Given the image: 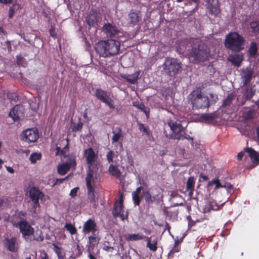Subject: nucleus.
Returning <instances> with one entry per match:
<instances>
[{
  "mask_svg": "<svg viewBox=\"0 0 259 259\" xmlns=\"http://www.w3.org/2000/svg\"><path fill=\"white\" fill-rule=\"evenodd\" d=\"M192 48L189 53V58L194 64L206 61L209 56V52L204 44L198 39L192 38L190 40Z\"/></svg>",
  "mask_w": 259,
  "mask_h": 259,
  "instance_id": "obj_1",
  "label": "nucleus"
},
{
  "mask_svg": "<svg viewBox=\"0 0 259 259\" xmlns=\"http://www.w3.org/2000/svg\"><path fill=\"white\" fill-rule=\"evenodd\" d=\"M120 43L119 41L109 39L101 40L96 44L95 49L100 57L106 58L117 54L120 51Z\"/></svg>",
  "mask_w": 259,
  "mask_h": 259,
  "instance_id": "obj_2",
  "label": "nucleus"
},
{
  "mask_svg": "<svg viewBox=\"0 0 259 259\" xmlns=\"http://www.w3.org/2000/svg\"><path fill=\"white\" fill-rule=\"evenodd\" d=\"M245 39L238 32H230L225 37V47L233 52L238 53L244 48Z\"/></svg>",
  "mask_w": 259,
  "mask_h": 259,
  "instance_id": "obj_3",
  "label": "nucleus"
},
{
  "mask_svg": "<svg viewBox=\"0 0 259 259\" xmlns=\"http://www.w3.org/2000/svg\"><path fill=\"white\" fill-rule=\"evenodd\" d=\"M189 103L192 105L193 109L208 108L210 106V101L208 97L202 94L200 89L193 90L188 97Z\"/></svg>",
  "mask_w": 259,
  "mask_h": 259,
  "instance_id": "obj_4",
  "label": "nucleus"
},
{
  "mask_svg": "<svg viewBox=\"0 0 259 259\" xmlns=\"http://www.w3.org/2000/svg\"><path fill=\"white\" fill-rule=\"evenodd\" d=\"M132 199L135 205H140L142 197L145 198L146 203L152 204L156 200V197L151 195L150 191L143 189L142 186L137 188L132 193Z\"/></svg>",
  "mask_w": 259,
  "mask_h": 259,
  "instance_id": "obj_5",
  "label": "nucleus"
},
{
  "mask_svg": "<svg viewBox=\"0 0 259 259\" xmlns=\"http://www.w3.org/2000/svg\"><path fill=\"white\" fill-rule=\"evenodd\" d=\"M83 155L88 166L87 176L90 174L94 177L95 172L98 169L97 164H95L98 158V155L92 148L90 147L84 150Z\"/></svg>",
  "mask_w": 259,
  "mask_h": 259,
  "instance_id": "obj_6",
  "label": "nucleus"
},
{
  "mask_svg": "<svg viewBox=\"0 0 259 259\" xmlns=\"http://www.w3.org/2000/svg\"><path fill=\"white\" fill-rule=\"evenodd\" d=\"M163 71L168 76H175L181 68V64L176 59L166 58L162 65Z\"/></svg>",
  "mask_w": 259,
  "mask_h": 259,
  "instance_id": "obj_7",
  "label": "nucleus"
},
{
  "mask_svg": "<svg viewBox=\"0 0 259 259\" xmlns=\"http://www.w3.org/2000/svg\"><path fill=\"white\" fill-rule=\"evenodd\" d=\"M86 185L87 188L88 201L90 205L94 208H96L98 206V198L96 197L95 195V188L92 186V182L94 181V177L92 174H89L88 176L85 177Z\"/></svg>",
  "mask_w": 259,
  "mask_h": 259,
  "instance_id": "obj_8",
  "label": "nucleus"
},
{
  "mask_svg": "<svg viewBox=\"0 0 259 259\" xmlns=\"http://www.w3.org/2000/svg\"><path fill=\"white\" fill-rule=\"evenodd\" d=\"M123 194H120L119 201H116L114 204L112 210V214L115 217H119L121 220L124 221L128 218L127 211L123 210Z\"/></svg>",
  "mask_w": 259,
  "mask_h": 259,
  "instance_id": "obj_9",
  "label": "nucleus"
},
{
  "mask_svg": "<svg viewBox=\"0 0 259 259\" xmlns=\"http://www.w3.org/2000/svg\"><path fill=\"white\" fill-rule=\"evenodd\" d=\"M29 195L32 202L31 211L36 212V208L40 206L39 199L44 197V194L38 188L33 187L29 189Z\"/></svg>",
  "mask_w": 259,
  "mask_h": 259,
  "instance_id": "obj_10",
  "label": "nucleus"
},
{
  "mask_svg": "<svg viewBox=\"0 0 259 259\" xmlns=\"http://www.w3.org/2000/svg\"><path fill=\"white\" fill-rule=\"evenodd\" d=\"M16 227L19 229L20 232L22 235L23 238L26 239L27 237L33 235L34 232V228L29 224L26 220H23L18 222L15 225Z\"/></svg>",
  "mask_w": 259,
  "mask_h": 259,
  "instance_id": "obj_11",
  "label": "nucleus"
},
{
  "mask_svg": "<svg viewBox=\"0 0 259 259\" xmlns=\"http://www.w3.org/2000/svg\"><path fill=\"white\" fill-rule=\"evenodd\" d=\"M95 96L100 101L106 104L110 109H114L113 100L109 97L108 93L101 89H97Z\"/></svg>",
  "mask_w": 259,
  "mask_h": 259,
  "instance_id": "obj_12",
  "label": "nucleus"
},
{
  "mask_svg": "<svg viewBox=\"0 0 259 259\" xmlns=\"http://www.w3.org/2000/svg\"><path fill=\"white\" fill-rule=\"evenodd\" d=\"M102 31L107 37H115L120 32L119 29L116 25L109 22L104 23Z\"/></svg>",
  "mask_w": 259,
  "mask_h": 259,
  "instance_id": "obj_13",
  "label": "nucleus"
},
{
  "mask_svg": "<svg viewBox=\"0 0 259 259\" xmlns=\"http://www.w3.org/2000/svg\"><path fill=\"white\" fill-rule=\"evenodd\" d=\"M98 231V227L95 220L89 219L85 221L82 226V232L84 234H89L92 233V235H95Z\"/></svg>",
  "mask_w": 259,
  "mask_h": 259,
  "instance_id": "obj_14",
  "label": "nucleus"
},
{
  "mask_svg": "<svg viewBox=\"0 0 259 259\" xmlns=\"http://www.w3.org/2000/svg\"><path fill=\"white\" fill-rule=\"evenodd\" d=\"M24 110L22 105H16L11 110L9 115L14 121H18L24 117Z\"/></svg>",
  "mask_w": 259,
  "mask_h": 259,
  "instance_id": "obj_15",
  "label": "nucleus"
},
{
  "mask_svg": "<svg viewBox=\"0 0 259 259\" xmlns=\"http://www.w3.org/2000/svg\"><path fill=\"white\" fill-rule=\"evenodd\" d=\"M99 15V12L97 10L92 9L85 18L87 23L90 26H95L98 22Z\"/></svg>",
  "mask_w": 259,
  "mask_h": 259,
  "instance_id": "obj_16",
  "label": "nucleus"
},
{
  "mask_svg": "<svg viewBox=\"0 0 259 259\" xmlns=\"http://www.w3.org/2000/svg\"><path fill=\"white\" fill-rule=\"evenodd\" d=\"M23 140L31 143L35 142L38 138V131L36 128H29L23 132Z\"/></svg>",
  "mask_w": 259,
  "mask_h": 259,
  "instance_id": "obj_17",
  "label": "nucleus"
},
{
  "mask_svg": "<svg viewBox=\"0 0 259 259\" xmlns=\"http://www.w3.org/2000/svg\"><path fill=\"white\" fill-rule=\"evenodd\" d=\"M17 241V238L15 237L11 238H6L4 241V244L8 250L16 252L18 251L19 248Z\"/></svg>",
  "mask_w": 259,
  "mask_h": 259,
  "instance_id": "obj_18",
  "label": "nucleus"
},
{
  "mask_svg": "<svg viewBox=\"0 0 259 259\" xmlns=\"http://www.w3.org/2000/svg\"><path fill=\"white\" fill-rule=\"evenodd\" d=\"M207 8L210 13L215 16L220 13L221 10L218 0H207Z\"/></svg>",
  "mask_w": 259,
  "mask_h": 259,
  "instance_id": "obj_19",
  "label": "nucleus"
},
{
  "mask_svg": "<svg viewBox=\"0 0 259 259\" xmlns=\"http://www.w3.org/2000/svg\"><path fill=\"white\" fill-rule=\"evenodd\" d=\"M139 12L132 10L128 13L127 20L130 26H134L137 25L140 20Z\"/></svg>",
  "mask_w": 259,
  "mask_h": 259,
  "instance_id": "obj_20",
  "label": "nucleus"
},
{
  "mask_svg": "<svg viewBox=\"0 0 259 259\" xmlns=\"http://www.w3.org/2000/svg\"><path fill=\"white\" fill-rule=\"evenodd\" d=\"M245 150L248 153L252 162L255 165L259 164V153L251 148H246Z\"/></svg>",
  "mask_w": 259,
  "mask_h": 259,
  "instance_id": "obj_21",
  "label": "nucleus"
},
{
  "mask_svg": "<svg viewBox=\"0 0 259 259\" xmlns=\"http://www.w3.org/2000/svg\"><path fill=\"white\" fill-rule=\"evenodd\" d=\"M168 124L170 127V129L175 134L174 136L177 134L179 135L183 130V127L182 126V125L180 123H177V122L170 120L168 122Z\"/></svg>",
  "mask_w": 259,
  "mask_h": 259,
  "instance_id": "obj_22",
  "label": "nucleus"
},
{
  "mask_svg": "<svg viewBox=\"0 0 259 259\" xmlns=\"http://www.w3.org/2000/svg\"><path fill=\"white\" fill-rule=\"evenodd\" d=\"M146 239L147 241L146 246L150 250L152 251H156L157 249V238L155 237L153 239H152V237H146Z\"/></svg>",
  "mask_w": 259,
  "mask_h": 259,
  "instance_id": "obj_23",
  "label": "nucleus"
},
{
  "mask_svg": "<svg viewBox=\"0 0 259 259\" xmlns=\"http://www.w3.org/2000/svg\"><path fill=\"white\" fill-rule=\"evenodd\" d=\"M253 72V70L251 69L247 70L243 72L242 82L243 87L247 85L250 83L252 78Z\"/></svg>",
  "mask_w": 259,
  "mask_h": 259,
  "instance_id": "obj_24",
  "label": "nucleus"
},
{
  "mask_svg": "<svg viewBox=\"0 0 259 259\" xmlns=\"http://www.w3.org/2000/svg\"><path fill=\"white\" fill-rule=\"evenodd\" d=\"M140 73V70H138L132 74L124 75L122 76V78L131 84H135L138 80Z\"/></svg>",
  "mask_w": 259,
  "mask_h": 259,
  "instance_id": "obj_25",
  "label": "nucleus"
},
{
  "mask_svg": "<svg viewBox=\"0 0 259 259\" xmlns=\"http://www.w3.org/2000/svg\"><path fill=\"white\" fill-rule=\"evenodd\" d=\"M108 172L111 176L117 179L119 178L121 175V172L117 166L112 164L109 167Z\"/></svg>",
  "mask_w": 259,
  "mask_h": 259,
  "instance_id": "obj_26",
  "label": "nucleus"
},
{
  "mask_svg": "<svg viewBox=\"0 0 259 259\" xmlns=\"http://www.w3.org/2000/svg\"><path fill=\"white\" fill-rule=\"evenodd\" d=\"M83 125V123L81 121V118L79 117L77 122H71L70 126L71 131L73 133L80 132L82 130Z\"/></svg>",
  "mask_w": 259,
  "mask_h": 259,
  "instance_id": "obj_27",
  "label": "nucleus"
},
{
  "mask_svg": "<svg viewBox=\"0 0 259 259\" xmlns=\"http://www.w3.org/2000/svg\"><path fill=\"white\" fill-rule=\"evenodd\" d=\"M229 60L235 66L239 67L242 61V56L239 54L231 55L229 57Z\"/></svg>",
  "mask_w": 259,
  "mask_h": 259,
  "instance_id": "obj_28",
  "label": "nucleus"
},
{
  "mask_svg": "<svg viewBox=\"0 0 259 259\" xmlns=\"http://www.w3.org/2000/svg\"><path fill=\"white\" fill-rule=\"evenodd\" d=\"M113 136L112 137V143L117 142L120 138L123 137V133L121 128L120 127H116L112 131Z\"/></svg>",
  "mask_w": 259,
  "mask_h": 259,
  "instance_id": "obj_29",
  "label": "nucleus"
},
{
  "mask_svg": "<svg viewBox=\"0 0 259 259\" xmlns=\"http://www.w3.org/2000/svg\"><path fill=\"white\" fill-rule=\"evenodd\" d=\"M258 51L257 45L255 42L252 41L251 42L249 48L248 53L250 57H255Z\"/></svg>",
  "mask_w": 259,
  "mask_h": 259,
  "instance_id": "obj_30",
  "label": "nucleus"
},
{
  "mask_svg": "<svg viewBox=\"0 0 259 259\" xmlns=\"http://www.w3.org/2000/svg\"><path fill=\"white\" fill-rule=\"evenodd\" d=\"M70 169L68 164L63 163L58 166L57 171L59 174L63 176L65 175Z\"/></svg>",
  "mask_w": 259,
  "mask_h": 259,
  "instance_id": "obj_31",
  "label": "nucleus"
},
{
  "mask_svg": "<svg viewBox=\"0 0 259 259\" xmlns=\"http://www.w3.org/2000/svg\"><path fill=\"white\" fill-rule=\"evenodd\" d=\"M65 163L68 164L70 168L73 167V169H75L76 165L75 156L72 155L68 156L67 161Z\"/></svg>",
  "mask_w": 259,
  "mask_h": 259,
  "instance_id": "obj_32",
  "label": "nucleus"
},
{
  "mask_svg": "<svg viewBox=\"0 0 259 259\" xmlns=\"http://www.w3.org/2000/svg\"><path fill=\"white\" fill-rule=\"evenodd\" d=\"M175 139L177 140H188L191 142V145L193 146V138L191 137L189 134L187 133H184L183 134L181 133L179 135H176L175 136Z\"/></svg>",
  "mask_w": 259,
  "mask_h": 259,
  "instance_id": "obj_33",
  "label": "nucleus"
},
{
  "mask_svg": "<svg viewBox=\"0 0 259 259\" xmlns=\"http://www.w3.org/2000/svg\"><path fill=\"white\" fill-rule=\"evenodd\" d=\"M251 31L255 34L259 33V21H252L249 23Z\"/></svg>",
  "mask_w": 259,
  "mask_h": 259,
  "instance_id": "obj_34",
  "label": "nucleus"
},
{
  "mask_svg": "<svg viewBox=\"0 0 259 259\" xmlns=\"http://www.w3.org/2000/svg\"><path fill=\"white\" fill-rule=\"evenodd\" d=\"M216 118V115L214 113L210 114H203L201 116V118L208 122H212Z\"/></svg>",
  "mask_w": 259,
  "mask_h": 259,
  "instance_id": "obj_35",
  "label": "nucleus"
},
{
  "mask_svg": "<svg viewBox=\"0 0 259 259\" xmlns=\"http://www.w3.org/2000/svg\"><path fill=\"white\" fill-rule=\"evenodd\" d=\"M146 237L139 234H131L128 235V239L130 241H137L146 238Z\"/></svg>",
  "mask_w": 259,
  "mask_h": 259,
  "instance_id": "obj_36",
  "label": "nucleus"
},
{
  "mask_svg": "<svg viewBox=\"0 0 259 259\" xmlns=\"http://www.w3.org/2000/svg\"><path fill=\"white\" fill-rule=\"evenodd\" d=\"M205 210L207 211L210 210H217L219 209V206L215 201H210L207 205L206 206Z\"/></svg>",
  "mask_w": 259,
  "mask_h": 259,
  "instance_id": "obj_37",
  "label": "nucleus"
},
{
  "mask_svg": "<svg viewBox=\"0 0 259 259\" xmlns=\"http://www.w3.org/2000/svg\"><path fill=\"white\" fill-rule=\"evenodd\" d=\"M214 184L215 185V189H218L220 188H223V185L221 184L220 180L218 179H214L211 181H210L208 182L207 187L208 188L211 185Z\"/></svg>",
  "mask_w": 259,
  "mask_h": 259,
  "instance_id": "obj_38",
  "label": "nucleus"
},
{
  "mask_svg": "<svg viewBox=\"0 0 259 259\" xmlns=\"http://www.w3.org/2000/svg\"><path fill=\"white\" fill-rule=\"evenodd\" d=\"M195 185V179L194 177H190L187 180L186 183V190L189 191V190L194 189Z\"/></svg>",
  "mask_w": 259,
  "mask_h": 259,
  "instance_id": "obj_39",
  "label": "nucleus"
},
{
  "mask_svg": "<svg viewBox=\"0 0 259 259\" xmlns=\"http://www.w3.org/2000/svg\"><path fill=\"white\" fill-rule=\"evenodd\" d=\"M138 125L139 130L141 132L144 133L148 137L151 136V132L147 126H145L143 123L140 122L138 123Z\"/></svg>",
  "mask_w": 259,
  "mask_h": 259,
  "instance_id": "obj_40",
  "label": "nucleus"
},
{
  "mask_svg": "<svg viewBox=\"0 0 259 259\" xmlns=\"http://www.w3.org/2000/svg\"><path fill=\"white\" fill-rule=\"evenodd\" d=\"M41 158V153H32L30 156L29 159L32 163H35L37 160H40Z\"/></svg>",
  "mask_w": 259,
  "mask_h": 259,
  "instance_id": "obj_41",
  "label": "nucleus"
},
{
  "mask_svg": "<svg viewBox=\"0 0 259 259\" xmlns=\"http://www.w3.org/2000/svg\"><path fill=\"white\" fill-rule=\"evenodd\" d=\"M234 98V95L233 94H229L227 96L226 98L225 99L223 103L222 106L225 107L230 105L232 103Z\"/></svg>",
  "mask_w": 259,
  "mask_h": 259,
  "instance_id": "obj_42",
  "label": "nucleus"
},
{
  "mask_svg": "<svg viewBox=\"0 0 259 259\" xmlns=\"http://www.w3.org/2000/svg\"><path fill=\"white\" fill-rule=\"evenodd\" d=\"M65 228L71 234L74 235L77 233L76 228L71 223H66L65 225Z\"/></svg>",
  "mask_w": 259,
  "mask_h": 259,
  "instance_id": "obj_43",
  "label": "nucleus"
},
{
  "mask_svg": "<svg viewBox=\"0 0 259 259\" xmlns=\"http://www.w3.org/2000/svg\"><path fill=\"white\" fill-rule=\"evenodd\" d=\"M44 237L41 231H36L35 235H33V240L41 242L44 240Z\"/></svg>",
  "mask_w": 259,
  "mask_h": 259,
  "instance_id": "obj_44",
  "label": "nucleus"
},
{
  "mask_svg": "<svg viewBox=\"0 0 259 259\" xmlns=\"http://www.w3.org/2000/svg\"><path fill=\"white\" fill-rule=\"evenodd\" d=\"M70 177V175H68L67 176L65 177L64 178L62 179H56L54 181V183L52 185L53 187H54L56 185H60L63 183L65 181L67 180Z\"/></svg>",
  "mask_w": 259,
  "mask_h": 259,
  "instance_id": "obj_45",
  "label": "nucleus"
},
{
  "mask_svg": "<svg viewBox=\"0 0 259 259\" xmlns=\"http://www.w3.org/2000/svg\"><path fill=\"white\" fill-rule=\"evenodd\" d=\"M7 96L8 98L12 101L16 102L18 100V96L15 93L9 92L7 93Z\"/></svg>",
  "mask_w": 259,
  "mask_h": 259,
  "instance_id": "obj_46",
  "label": "nucleus"
},
{
  "mask_svg": "<svg viewBox=\"0 0 259 259\" xmlns=\"http://www.w3.org/2000/svg\"><path fill=\"white\" fill-rule=\"evenodd\" d=\"M55 248V252L57 254L59 259H63L64 256L62 255L61 250V248L55 244H53Z\"/></svg>",
  "mask_w": 259,
  "mask_h": 259,
  "instance_id": "obj_47",
  "label": "nucleus"
},
{
  "mask_svg": "<svg viewBox=\"0 0 259 259\" xmlns=\"http://www.w3.org/2000/svg\"><path fill=\"white\" fill-rule=\"evenodd\" d=\"M255 94V91H253L252 89L249 90H247L246 92V99L247 100H250L254 96Z\"/></svg>",
  "mask_w": 259,
  "mask_h": 259,
  "instance_id": "obj_48",
  "label": "nucleus"
},
{
  "mask_svg": "<svg viewBox=\"0 0 259 259\" xmlns=\"http://www.w3.org/2000/svg\"><path fill=\"white\" fill-rule=\"evenodd\" d=\"M254 111L253 110H249L244 114V118L246 119H251L253 118Z\"/></svg>",
  "mask_w": 259,
  "mask_h": 259,
  "instance_id": "obj_49",
  "label": "nucleus"
},
{
  "mask_svg": "<svg viewBox=\"0 0 259 259\" xmlns=\"http://www.w3.org/2000/svg\"><path fill=\"white\" fill-rule=\"evenodd\" d=\"M114 153L113 151H109L106 154V158L109 163L112 162L113 161V158Z\"/></svg>",
  "mask_w": 259,
  "mask_h": 259,
  "instance_id": "obj_50",
  "label": "nucleus"
},
{
  "mask_svg": "<svg viewBox=\"0 0 259 259\" xmlns=\"http://www.w3.org/2000/svg\"><path fill=\"white\" fill-rule=\"evenodd\" d=\"M134 106L138 107V109H140L142 111L144 112L145 113L147 114L146 107L145 105L143 103L139 104L138 103V104H136V103H134Z\"/></svg>",
  "mask_w": 259,
  "mask_h": 259,
  "instance_id": "obj_51",
  "label": "nucleus"
},
{
  "mask_svg": "<svg viewBox=\"0 0 259 259\" xmlns=\"http://www.w3.org/2000/svg\"><path fill=\"white\" fill-rule=\"evenodd\" d=\"M89 242L91 244L95 245L97 242V237L95 235H92L89 237Z\"/></svg>",
  "mask_w": 259,
  "mask_h": 259,
  "instance_id": "obj_52",
  "label": "nucleus"
},
{
  "mask_svg": "<svg viewBox=\"0 0 259 259\" xmlns=\"http://www.w3.org/2000/svg\"><path fill=\"white\" fill-rule=\"evenodd\" d=\"M180 251V248L179 246H174L173 248L170 250L169 252L168 253L169 256H172L173 254L176 253Z\"/></svg>",
  "mask_w": 259,
  "mask_h": 259,
  "instance_id": "obj_53",
  "label": "nucleus"
},
{
  "mask_svg": "<svg viewBox=\"0 0 259 259\" xmlns=\"http://www.w3.org/2000/svg\"><path fill=\"white\" fill-rule=\"evenodd\" d=\"M78 189H79L78 187H75V188L72 189L70 191V195L72 197H74L76 196L77 195V191Z\"/></svg>",
  "mask_w": 259,
  "mask_h": 259,
  "instance_id": "obj_54",
  "label": "nucleus"
},
{
  "mask_svg": "<svg viewBox=\"0 0 259 259\" xmlns=\"http://www.w3.org/2000/svg\"><path fill=\"white\" fill-rule=\"evenodd\" d=\"M15 9L14 6H12L10 8L9 10V18H12L15 14Z\"/></svg>",
  "mask_w": 259,
  "mask_h": 259,
  "instance_id": "obj_55",
  "label": "nucleus"
},
{
  "mask_svg": "<svg viewBox=\"0 0 259 259\" xmlns=\"http://www.w3.org/2000/svg\"><path fill=\"white\" fill-rule=\"evenodd\" d=\"M210 97L211 98V104L215 103L218 101V98L217 95H214L213 94H210L209 95Z\"/></svg>",
  "mask_w": 259,
  "mask_h": 259,
  "instance_id": "obj_56",
  "label": "nucleus"
},
{
  "mask_svg": "<svg viewBox=\"0 0 259 259\" xmlns=\"http://www.w3.org/2000/svg\"><path fill=\"white\" fill-rule=\"evenodd\" d=\"M49 32H50V34L51 36L52 37H53L54 38L57 37V34L55 33V29L54 27L52 26L49 30Z\"/></svg>",
  "mask_w": 259,
  "mask_h": 259,
  "instance_id": "obj_57",
  "label": "nucleus"
},
{
  "mask_svg": "<svg viewBox=\"0 0 259 259\" xmlns=\"http://www.w3.org/2000/svg\"><path fill=\"white\" fill-rule=\"evenodd\" d=\"M223 188H225L229 192L230 190L232 189L233 185L230 183H227L226 184L223 185Z\"/></svg>",
  "mask_w": 259,
  "mask_h": 259,
  "instance_id": "obj_58",
  "label": "nucleus"
},
{
  "mask_svg": "<svg viewBox=\"0 0 259 259\" xmlns=\"http://www.w3.org/2000/svg\"><path fill=\"white\" fill-rule=\"evenodd\" d=\"M87 110H88V109L86 108L85 109V110L84 111L83 113V118L86 120L87 121H89L90 119H89L88 118V112H87Z\"/></svg>",
  "mask_w": 259,
  "mask_h": 259,
  "instance_id": "obj_59",
  "label": "nucleus"
},
{
  "mask_svg": "<svg viewBox=\"0 0 259 259\" xmlns=\"http://www.w3.org/2000/svg\"><path fill=\"white\" fill-rule=\"evenodd\" d=\"M13 2V0H0V3L4 4H9Z\"/></svg>",
  "mask_w": 259,
  "mask_h": 259,
  "instance_id": "obj_60",
  "label": "nucleus"
},
{
  "mask_svg": "<svg viewBox=\"0 0 259 259\" xmlns=\"http://www.w3.org/2000/svg\"><path fill=\"white\" fill-rule=\"evenodd\" d=\"M7 34V32L6 31H5L3 28L1 26H0V35H6Z\"/></svg>",
  "mask_w": 259,
  "mask_h": 259,
  "instance_id": "obj_61",
  "label": "nucleus"
},
{
  "mask_svg": "<svg viewBox=\"0 0 259 259\" xmlns=\"http://www.w3.org/2000/svg\"><path fill=\"white\" fill-rule=\"evenodd\" d=\"M244 156V153L243 152H240L237 154V159L239 160H241Z\"/></svg>",
  "mask_w": 259,
  "mask_h": 259,
  "instance_id": "obj_62",
  "label": "nucleus"
},
{
  "mask_svg": "<svg viewBox=\"0 0 259 259\" xmlns=\"http://www.w3.org/2000/svg\"><path fill=\"white\" fill-rule=\"evenodd\" d=\"M6 168L9 172L11 174H13L14 172V169L12 167L6 166Z\"/></svg>",
  "mask_w": 259,
  "mask_h": 259,
  "instance_id": "obj_63",
  "label": "nucleus"
},
{
  "mask_svg": "<svg viewBox=\"0 0 259 259\" xmlns=\"http://www.w3.org/2000/svg\"><path fill=\"white\" fill-rule=\"evenodd\" d=\"M103 249L106 251H110L111 249H113V247L107 245H104Z\"/></svg>",
  "mask_w": 259,
  "mask_h": 259,
  "instance_id": "obj_64",
  "label": "nucleus"
}]
</instances>
